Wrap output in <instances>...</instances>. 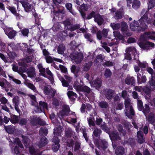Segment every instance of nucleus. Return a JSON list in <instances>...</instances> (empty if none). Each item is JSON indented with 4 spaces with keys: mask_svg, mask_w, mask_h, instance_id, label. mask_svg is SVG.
<instances>
[{
    "mask_svg": "<svg viewBox=\"0 0 155 155\" xmlns=\"http://www.w3.org/2000/svg\"><path fill=\"white\" fill-rule=\"evenodd\" d=\"M141 14L143 15L138 20V22L134 20L133 22L130 23V26L132 30L143 31L147 28V26L145 24V22L147 21V23H150L147 21L148 19L147 13L145 9H143L141 12Z\"/></svg>",
    "mask_w": 155,
    "mask_h": 155,
    "instance_id": "f257e3e1",
    "label": "nucleus"
},
{
    "mask_svg": "<svg viewBox=\"0 0 155 155\" xmlns=\"http://www.w3.org/2000/svg\"><path fill=\"white\" fill-rule=\"evenodd\" d=\"M37 66L40 72V75L45 77H47V75L45 74L46 72L47 74L49 75L48 79L51 81H52L53 80V74L48 68H47L45 69V68L43 67L41 64H39Z\"/></svg>",
    "mask_w": 155,
    "mask_h": 155,
    "instance_id": "f03ea898",
    "label": "nucleus"
},
{
    "mask_svg": "<svg viewBox=\"0 0 155 155\" xmlns=\"http://www.w3.org/2000/svg\"><path fill=\"white\" fill-rule=\"evenodd\" d=\"M37 66L40 72V75L45 77H47V75L45 74L46 72L47 74L49 75L48 79L51 81H52L53 80V74L48 68H47L45 69V68L43 67L41 64H39Z\"/></svg>",
    "mask_w": 155,
    "mask_h": 155,
    "instance_id": "7ed1b4c3",
    "label": "nucleus"
},
{
    "mask_svg": "<svg viewBox=\"0 0 155 155\" xmlns=\"http://www.w3.org/2000/svg\"><path fill=\"white\" fill-rule=\"evenodd\" d=\"M37 66L40 72V75L45 77H47V75L45 74L46 72L47 74L49 75L48 79L51 81H52L53 80V74L48 68H47L45 69V68L43 67L41 64H39Z\"/></svg>",
    "mask_w": 155,
    "mask_h": 155,
    "instance_id": "20e7f679",
    "label": "nucleus"
},
{
    "mask_svg": "<svg viewBox=\"0 0 155 155\" xmlns=\"http://www.w3.org/2000/svg\"><path fill=\"white\" fill-rule=\"evenodd\" d=\"M70 57L72 60L74 61L75 63L77 64L81 63L83 59V54L77 51H74L71 53Z\"/></svg>",
    "mask_w": 155,
    "mask_h": 155,
    "instance_id": "39448f33",
    "label": "nucleus"
},
{
    "mask_svg": "<svg viewBox=\"0 0 155 155\" xmlns=\"http://www.w3.org/2000/svg\"><path fill=\"white\" fill-rule=\"evenodd\" d=\"M74 87L78 91H82L88 94L91 91V89L89 87L86 86H82L81 84H79L78 82H75Z\"/></svg>",
    "mask_w": 155,
    "mask_h": 155,
    "instance_id": "423d86ee",
    "label": "nucleus"
},
{
    "mask_svg": "<svg viewBox=\"0 0 155 155\" xmlns=\"http://www.w3.org/2000/svg\"><path fill=\"white\" fill-rule=\"evenodd\" d=\"M137 107L138 110L140 111H142L145 116L150 111V107L147 104L144 105V107L143 106L142 101L140 100L137 101Z\"/></svg>",
    "mask_w": 155,
    "mask_h": 155,
    "instance_id": "0eeeda50",
    "label": "nucleus"
},
{
    "mask_svg": "<svg viewBox=\"0 0 155 155\" xmlns=\"http://www.w3.org/2000/svg\"><path fill=\"white\" fill-rule=\"evenodd\" d=\"M35 108V111L36 113H40L44 112L45 109H48V104L44 101H41L39 102V105L36 106Z\"/></svg>",
    "mask_w": 155,
    "mask_h": 155,
    "instance_id": "6e6552de",
    "label": "nucleus"
},
{
    "mask_svg": "<svg viewBox=\"0 0 155 155\" xmlns=\"http://www.w3.org/2000/svg\"><path fill=\"white\" fill-rule=\"evenodd\" d=\"M138 45L143 50H147V51L149 49V47L153 48L154 46L153 43L148 41L145 42L141 41L138 43Z\"/></svg>",
    "mask_w": 155,
    "mask_h": 155,
    "instance_id": "1a4fd4ad",
    "label": "nucleus"
},
{
    "mask_svg": "<svg viewBox=\"0 0 155 155\" xmlns=\"http://www.w3.org/2000/svg\"><path fill=\"white\" fill-rule=\"evenodd\" d=\"M148 38L155 40V32H146L144 34L141 36V40L146 41Z\"/></svg>",
    "mask_w": 155,
    "mask_h": 155,
    "instance_id": "9d476101",
    "label": "nucleus"
},
{
    "mask_svg": "<svg viewBox=\"0 0 155 155\" xmlns=\"http://www.w3.org/2000/svg\"><path fill=\"white\" fill-rule=\"evenodd\" d=\"M104 94L107 99L111 100L114 97L115 94V93L114 91L109 89L104 90Z\"/></svg>",
    "mask_w": 155,
    "mask_h": 155,
    "instance_id": "9b49d317",
    "label": "nucleus"
},
{
    "mask_svg": "<svg viewBox=\"0 0 155 155\" xmlns=\"http://www.w3.org/2000/svg\"><path fill=\"white\" fill-rule=\"evenodd\" d=\"M124 111L126 115L129 118H132L134 116L135 113L132 106L125 108Z\"/></svg>",
    "mask_w": 155,
    "mask_h": 155,
    "instance_id": "f8f14e48",
    "label": "nucleus"
},
{
    "mask_svg": "<svg viewBox=\"0 0 155 155\" xmlns=\"http://www.w3.org/2000/svg\"><path fill=\"white\" fill-rule=\"evenodd\" d=\"M110 138L112 141L121 140V137L117 131H113L109 134Z\"/></svg>",
    "mask_w": 155,
    "mask_h": 155,
    "instance_id": "ddd939ff",
    "label": "nucleus"
},
{
    "mask_svg": "<svg viewBox=\"0 0 155 155\" xmlns=\"http://www.w3.org/2000/svg\"><path fill=\"white\" fill-rule=\"evenodd\" d=\"M108 31V30L107 29H104L102 31H98L97 34V38L101 40L102 36L105 38H107Z\"/></svg>",
    "mask_w": 155,
    "mask_h": 155,
    "instance_id": "4468645a",
    "label": "nucleus"
},
{
    "mask_svg": "<svg viewBox=\"0 0 155 155\" xmlns=\"http://www.w3.org/2000/svg\"><path fill=\"white\" fill-rule=\"evenodd\" d=\"M5 34L10 39L13 38L16 35L17 32L12 28L6 29L4 30Z\"/></svg>",
    "mask_w": 155,
    "mask_h": 155,
    "instance_id": "2eb2a0df",
    "label": "nucleus"
},
{
    "mask_svg": "<svg viewBox=\"0 0 155 155\" xmlns=\"http://www.w3.org/2000/svg\"><path fill=\"white\" fill-rule=\"evenodd\" d=\"M12 101L15 110L19 114L20 110L18 106L19 104V99L18 97V96L15 97L13 99Z\"/></svg>",
    "mask_w": 155,
    "mask_h": 155,
    "instance_id": "dca6fc26",
    "label": "nucleus"
},
{
    "mask_svg": "<svg viewBox=\"0 0 155 155\" xmlns=\"http://www.w3.org/2000/svg\"><path fill=\"white\" fill-rule=\"evenodd\" d=\"M149 84V87L150 89H148L147 93L149 92L150 91H153L155 89V77L151 76V78L148 82Z\"/></svg>",
    "mask_w": 155,
    "mask_h": 155,
    "instance_id": "f3484780",
    "label": "nucleus"
},
{
    "mask_svg": "<svg viewBox=\"0 0 155 155\" xmlns=\"http://www.w3.org/2000/svg\"><path fill=\"white\" fill-rule=\"evenodd\" d=\"M70 111V109L68 106L67 105H64L63 107V109L60 111V114L61 117L68 115Z\"/></svg>",
    "mask_w": 155,
    "mask_h": 155,
    "instance_id": "a211bd4d",
    "label": "nucleus"
},
{
    "mask_svg": "<svg viewBox=\"0 0 155 155\" xmlns=\"http://www.w3.org/2000/svg\"><path fill=\"white\" fill-rule=\"evenodd\" d=\"M125 83L127 85H134L135 83V80L133 77L128 75L125 80Z\"/></svg>",
    "mask_w": 155,
    "mask_h": 155,
    "instance_id": "6ab92c4d",
    "label": "nucleus"
},
{
    "mask_svg": "<svg viewBox=\"0 0 155 155\" xmlns=\"http://www.w3.org/2000/svg\"><path fill=\"white\" fill-rule=\"evenodd\" d=\"M43 90L45 94L48 95H51L52 94L54 95L53 91L51 89V87L49 85H46L43 87Z\"/></svg>",
    "mask_w": 155,
    "mask_h": 155,
    "instance_id": "aec40b11",
    "label": "nucleus"
},
{
    "mask_svg": "<svg viewBox=\"0 0 155 155\" xmlns=\"http://www.w3.org/2000/svg\"><path fill=\"white\" fill-rule=\"evenodd\" d=\"M94 20L99 25H101L104 21L103 18L99 14H97L95 15L94 17Z\"/></svg>",
    "mask_w": 155,
    "mask_h": 155,
    "instance_id": "412c9836",
    "label": "nucleus"
},
{
    "mask_svg": "<svg viewBox=\"0 0 155 155\" xmlns=\"http://www.w3.org/2000/svg\"><path fill=\"white\" fill-rule=\"evenodd\" d=\"M101 81L99 78H97L92 82V86L98 89L101 86Z\"/></svg>",
    "mask_w": 155,
    "mask_h": 155,
    "instance_id": "4be33fe9",
    "label": "nucleus"
},
{
    "mask_svg": "<svg viewBox=\"0 0 155 155\" xmlns=\"http://www.w3.org/2000/svg\"><path fill=\"white\" fill-rule=\"evenodd\" d=\"M147 80L146 77L145 75L142 74L141 76V74L138 73L137 75V81L138 83L140 84L142 83H145Z\"/></svg>",
    "mask_w": 155,
    "mask_h": 155,
    "instance_id": "5701e85b",
    "label": "nucleus"
},
{
    "mask_svg": "<svg viewBox=\"0 0 155 155\" xmlns=\"http://www.w3.org/2000/svg\"><path fill=\"white\" fill-rule=\"evenodd\" d=\"M29 152L31 155H41V152L38 150H36L33 147H29Z\"/></svg>",
    "mask_w": 155,
    "mask_h": 155,
    "instance_id": "b1692460",
    "label": "nucleus"
},
{
    "mask_svg": "<svg viewBox=\"0 0 155 155\" xmlns=\"http://www.w3.org/2000/svg\"><path fill=\"white\" fill-rule=\"evenodd\" d=\"M27 73L28 76L30 78L34 77L35 75V69L33 67H31L27 69Z\"/></svg>",
    "mask_w": 155,
    "mask_h": 155,
    "instance_id": "393cba45",
    "label": "nucleus"
},
{
    "mask_svg": "<svg viewBox=\"0 0 155 155\" xmlns=\"http://www.w3.org/2000/svg\"><path fill=\"white\" fill-rule=\"evenodd\" d=\"M48 143V140L47 138L45 137H43L41 139L40 141L38 144V147L39 148H41L46 145Z\"/></svg>",
    "mask_w": 155,
    "mask_h": 155,
    "instance_id": "a878e982",
    "label": "nucleus"
},
{
    "mask_svg": "<svg viewBox=\"0 0 155 155\" xmlns=\"http://www.w3.org/2000/svg\"><path fill=\"white\" fill-rule=\"evenodd\" d=\"M21 4L26 12H28L31 11L32 6L31 4L26 2H23Z\"/></svg>",
    "mask_w": 155,
    "mask_h": 155,
    "instance_id": "bb28decb",
    "label": "nucleus"
},
{
    "mask_svg": "<svg viewBox=\"0 0 155 155\" xmlns=\"http://www.w3.org/2000/svg\"><path fill=\"white\" fill-rule=\"evenodd\" d=\"M143 132L139 130L137 132V137L138 141L140 143H142L144 141V138L143 137Z\"/></svg>",
    "mask_w": 155,
    "mask_h": 155,
    "instance_id": "cd10ccee",
    "label": "nucleus"
},
{
    "mask_svg": "<svg viewBox=\"0 0 155 155\" xmlns=\"http://www.w3.org/2000/svg\"><path fill=\"white\" fill-rule=\"evenodd\" d=\"M124 153V149L122 146H118L115 150V153L116 155H123Z\"/></svg>",
    "mask_w": 155,
    "mask_h": 155,
    "instance_id": "c85d7f7f",
    "label": "nucleus"
},
{
    "mask_svg": "<svg viewBox=\"0 0 155 155\" xmlns=\"http://www.w3.org/2000/svg\"><path fill=\"white\" fill-rule=\"evenodd\" d=\"M123 9L120 8L117 11L114 16V18L116 19H119L122 18L123 14Z\"/></svg>",
    "mask_w": 155,
    "mask_h": 155,
    "instance_id": "c756f323",
    "label": "nucleus"
},
{
    "mask_svg": "<svg viewBox=\"0 0 155 155\" xmlns=\"http://www.w3.org/2000/svg\"><path fill=\"white\" fill-rule=\"evenodd\" d=\"M68 96L70 99L73 101L75 100V98L77 97V94L71 91H69L67 93Z\"/></svg>",
    "mask_w": 155,
    "mask_h": 155,
    "instance_id": "7c9ffc66",
    "label": "nucleus"
},
{
    "mask_svg": "<svg viewBox=\"0 0 155 155\" xmlns=\"http://www.w3.org/2000/svg\"><path fill=\"white\" fill-rule=\"evenodd\" d=\"M94 119V118H93V119L91 117L87 118L89 126L92 129H93L94 128V127H96L95 124Z\"/></svg>",
    "mask_w": 155,
    "mask_h": 155,
    "instance_id": "2f4dec72",
    "label": "nucleus"
},
{
    "mask_svg": "<svg viewBox=\"0 0 155 155\" xmlns=\"http://www.w3.org/2000/svg\"><path fill=\"white\" fill-rule=\"evenodd\" d=\"M94 130L93 132L92 136L94 138V137H99L102 131L101 130L97 128L94 127Z\"/></svg>",
    "mask_w": 155,
    "mask_h": 155,
    "instance_id": "473e14b6",
    "label": "nucleus"
},
{
    "mask_svg": "<svg viewBox=\"0 0 155 155\" xmlns=\"http://www.w3.org/2000/svg\"><path fill=\"white\" fill-rule=\"evenodd\" d=\"M65 50V46L64 44H61L58 46L57 49L58 53L60 54H62L64 53Z\"/></svg>",
    "mask_w": 155,
    "mask_h": 155,
    "instance_id": "72a5a7b5",
    "label": "nucleus"
},
{
    "mask_svg": "<svg viewBox=\"0 0 155 155\" xmlns=\"http://www.w3.org/2000/svg\"><path fill=\"white\" fill-rule=\"evenodd\" d=\"M92 63H93L91 61H90L85 63L83 65V70L85 71H88L92 66Z\"/></svg>",
    "mask_w": 155,
    "mask_h": 155,
    "instance_id": "f704fd0d",
    "label": "nucleus"
},
{
    "mask_svg": "<svg viewBox=\"0 0 155 155\" xmlns=\"http://www.w3.org/2000/svg\"><path fill=\"white\" fill-rule=\"evenodd\" d=\"M136 49L134 47H129L127 48L126 51L127 53L132 54L134 56L136 53Z\"/></svg>",
    "mask_w": 155,
    "mask_h": 155,
    "instance_id": "c9c22d12",
    "label": "nucleus"
},
{
    "mask_svg": "<svg viewBox=\"0 0 155 155\" xmlns=\"http://www.w3.org/2000/svg\"><path fill=\"white\" fill-rule=\"evenodd\" d=\"M148 120L150 123H154L155 122V114L153 113H150L148 115Z\"/></svg>",
    "mask_w": 155,
    "mask_h": 155,
    "instance_id": "e433bc0d",
    "label": "nucleus"
},
{
    "mask_svg": "<svg viewBox=\"0 0 155 155\" xmlns=\"http://www.w3.org/2000/svg\"><path fill=\"white\" fill-rule=\"evenodd\" d=\"M108 145L107 142L104 140H101V144L100 146H98V148L100 149V147L103 149V150L107 149Z\"/></svg>",
    "mask_w": 155,
    "mask_h": 155,
    "instance_id": "4c0bfd02",
    "label": "nucleus"
},
{
    "mask_svg": "<svg viewBox=\"0 0 155 155\" xmlns=\"http://www.w3.org/2000/svg\"><path fill=\"white\" fill-rule=\"evenodd\" d=\"M48 133V130L47 128L41 127L39 130V134L40 136H46Z\"/></svg>",
    "mask_w": 155,
    "mask_h": 155,
    "instance_id": "58836bf2",
    "label": "nucleus"
},
{
    "mask_svg": "<svg viewBox=\"0 0 155 155\" xmlns=\"http://www.w3.org/2000/svg\"><path fill=\"white\" fill-rule=\"evenodd\" d=\"M10 121L13 124H16L18 122V117L15 115L11 116L10 118Z\"/></svg>",
    "mask_w": 155,
    "mask_h": 155,
    "instance_id": "ea45409f",
    "label": "nucleus"
},
{
    "mask_svg": "<svg viewBox=\"0 0 155 155\" xmlns=\"http://www.w3.org/2000/svg\"><path fill=\"white\" fill-rule=\"evenodd\" d=\"M140 3L139 1L138 0H134L132 6L134 8L137 9L140 7Z\"/></svg>",
    "mask_w": 155,
    "mask_h": 155,
    "instance_id": "a19ab883",
    "label": "nucleus"
},
{
    "mask_svg": "<svg viewBox=\"0 0 155 155\" xmlns=\"http://www.w3.org/2000/svg\"><path fill=\"white\" fill-rule=\"evenodd\" d=\"M73 132L71 128H68L66 130L65 135L66 137L69 138L73 135Z\"/></svg>",
    "mask_w": 155,
    "mask_h": 155,
    "instance_id": "79ce46f5",
    "label": "nucleus"
},
{
    "mask_svg": "<svg viewBox=\"0 0 155 155\" xmlns=\"http://www.w3.org/2000/svg\"><path fill=\"white\" fill-rule=\"evenodd\" d=\"M124 104L125 108L132 106V105H131V100L129 98L127 97L125 99Z\"/></svg>",
    "mask_w": 155,
    "mask_h": 155,
    "instance_id": "37998d69",
    "label": "nucleus"
},
{
    "mask_svg": "<svg viewBox=\"0 0 155 155\" xmlns=\"http://www.w3.org/2000/svg\"><path fill=\"white\" fill-rule=\"evenodd\" d=\"M25 84L29 88L32 90L34 92L37 93H38V91L37 90L36 88L33 84L29 82H26Z\"/></svg>",
    "mask_w": 155,
    "mask_h": 155,
    "instance_id": "c03bdc74",
    "label": "nucleus"
},
{
    "mask_svg": "<svg viewBox=\"0 0 155 155\" xmlns=\"http://www.w3.org/2000/svg\"><path fill=\"white\" fill-rule=\"evenodd\" d=\"M99 107L102 108H106L108 106V104L106 102L101 101L98 103Z\"/></svg>",
    "mask_w": 155,
    "mask_h": 155,
    "instance_id": "a18cd8bd",
    "label": "nucleus"
},
{
    "mask_svg": "<svg viewBox=\"0 0 155 155\" xmlns=\"http://www.w3.org/2000/svg\"><path fill=\"white\" fill-rule=\"evenodd\" d=\"M81 148V143L79 141H77L75 143V146L74 150L75 151L78 152Z\"/></svg>",
    "mask_w": 155,
    "mask_h": 155,
    "instance_id": "49530a36",
    "label": "nucleus"
},
{
    "mask_svg": "<svg viewBox=\"0 0 155 155\" xmlns=\"http://www.w3.org/2000/svg\"><path fill=\"white\" fill-rule=\"evenodd\" d=\"M30 123L31 125L34 126L37 125L38 124V117H34L31 119Z\"/></svg>",
    "mask_w": 155,
    "mask_h": 155,
    "instance_id": "de8ad7c7",
    "label": "nucleus"
},
{
    "mask_svg": "<svg viewBox=\"0 0 155 155\" xmlns=\"http://www.w3.org/2000/svg\"><path fill=\"white\" fill-rule=\"evenodd\" d=\"M100 127L102 130H104L106 132H108L109 130L108 126L104 122H103L102 124L100 125Z\"/></svg>",
    "mask_w": 155,
    "mask_h": 155,
    "instance_id": "09e8293b",
    "label": "nucleus"
},
{
    "mask_svg": "<svg viewBox=\"0 0 155 155\" xmlns=\"http://www.w3.org/2000/svg\"><path fill=\"white\" fill-rule=\"evenodd\" d=\"M80 69L79 67L76 68L74 65H72L71 68V72L74 74L78 73L80 70Z\"/></svg>",
    "mask_w": 155,
    "mask_h": 155,
    "instance_id": "8fccbe9b",
    "label": "nucleus"
},
{
    "mask_svg": "<svg viewBox=\"0 0 155 155\" xmlns=\"http://www.w3.org/2000/svg\"><path fill=\"white\" fill-rule=\"evenodd\" d=\"M13 141L14 144V145H18L19 147L21 148H23V146L21 143V142L19 138H16L14 139Z\"/></svg>",
    "mask_w": 155,
    "mask_h": 155,
    "instance_id": "3c124183",
    "label": "nucleus"
},
{
    "mask_svg": "<svg viewBox=\"0 0 155 155\" xmlns=\"http://www.w3.org/2000/svg\"><path fill=\"white\" fill-rule=\"evenodd\" d=\"M84 36L86 39H87V41H90V42H92L93 41L91 35L88 33H85Z\"/></svg>",
    "mask_w": 155,
    "mask_h": 155,
    "instance_id": "603ef678",
    "label": "nucleus"
},
{
    "mask_svg": "<svg viewBox=\"0 0 155 155\" xmlns=\"http://www.w3.org/2000/svg\"><path fill=\"white\" fill-rule=\"evenodd\" d=\"M65 7L69 12L72 14L74 15L75 12L72 10V5L70 3H67L65 5Z\"/></svg>",
    "mask_w": 155,
    "mask_h": 155,
    "instance_id": "864d4df0",
    "label": "nucleus"
},
{
    "mask_svg": "<svg viewBox=\"0 0 155 155\" xmlns=\"http://www.w3.org/2000/svg\"><path fill=\"white\" fill-rule=\"evenodd\" d=\"M110 26L112 27L113 30H118L119 29L121 25L120 23H111Z\"/></svg>",
    "mask_w": 155,
    "mask_h": 155,
    "instance_id": "5fc2aeb1",
    "label": "nucleus"
},
{
    "mask_svg": "<svg viewBox=\"0 0 155 155\" xmlns=\"http://www.w3.org/2000/svg\"><path fill=\"white\" fill-rule=\"evenodd\" d=\"M121 30L122 31H127L128 28V26L127 23L124 22H123L121 23Z\"/></svg>",
    "mask_w": 155,
    "mask_h": 155,
    "instance_id": "6e6d98bb",
    "label": "nucleus"
},
{
    "mask_svg": "<svg viewBox=\"0 0 155 155\" xmlns=\"http://www.w3.org/2000/svg\"><path fill=\"white\" fill-rule=\"evenodd\" d=\"M28 120L25 118H21L20 119L19 121V124L21 126L26 125L28 122Z\"/></svg>",
    "mask_w": 155,
    "mask_h": 155,
    "instance_id": "4d7b16f0",
    "label": "nucleus"
},
{
    "mask_svg": "<svg viewBox=\"0 0 155 155\" xmlns=\"http://www.w3.org/2000/svg\"><path fill=\"white\" fill-rule=\"evenodd\" d=\"M70 44L71 46V48L73 50H74L79 46V45L77 44L74 41H71Z\"/></svg>",
    "mask_w": 155,
    "mask_h": 155,
    "instance_id": "13d9d810",
    "label": "nucleus"
},
{
    "mask_svg": "<svg viewBox=\"0 0 155 155\" xmlns=\"http://www.w3.org/2000/svg\"><path fill=\"white\" fill-rule=\"evenodd\" d=\"M155 6V0H150L149 1L148 8L150 9Z\"/></svg>",
    "mask_w": 155,
    "mask_h": 155,
    "instance_id": "bf43d9fd",
    "label": "nucleus"
},
{
    "mask_svg": "<svg viewBox=\"0 0 155 155\" xmlns=\"http://www.w3.org/2000/svg\"><path fill=\"white\" fill-rule=\"evenodd\" d=\"M45 58L46 60L47 63H51L54 60V58H52L49 55L45 57Z\"/></svg>",
    "mask_w": 155,
    "mask_h": 155,
    "instance_id": "052dcab7",
    "label": "nucleus"
},
{
    "mask_svg": "<svg viewBox=\"0 0 155 155\" xmlns=\"http://www.w3.org/2000/svg\"><path fill=\"white\" fill-rule=\"evenodd\" d=\"M112 74V73L110 70L109 69H107L106 70L104 75L106 78H109L110 77Z\"/></svg>",
    "mask_w": 155,
    "mask_h": 155,
    "instance_id": "680f3d73",
    "label": "nucleus"
},
{
    "mask_svg": "<svg viewBox=\"0 0 155 155\" xmlns=\"http://www.w3.org/2000/svg\"><path fill=\"white\" fill-rule=\"evenodd\" d=\"M63 23L65 26V28H67L68 29L69 27L71 25V23L68 19L64 21Z\"/></svg>",
    "mask_w": 155,
    "mask_h": 155,
    "instance_id": "e2e57ef3",
    "label": "nucleus"
},
{
    "mask_svg": "<svg viewBox=\"0 0 155 155\" xmlns=\"http://www.w3.org/2000/svg\"><path fill=\"white\" fill-rule=\"evenodd\" d=\"M80 28V26L79 25H76L72 26L71 25L70 26L68 29L70 31H74L76 29L79 28Z\"/></svg>",
    "mask_w": 155,
    "mask_h": 155,
    "instance_id": "0e129e2a",
    "label": "nucleus"
},
{
    "mask_svg": "<svg viewBox=\"0 0 155 155\" xmlns=\"http://www.w3.org/2000/svg\"><path fill=\"white\" fill-rule=\"evenodd\" d=\"M7 53L8 57L14 60L15 57L16 56V54L15 52L9 51Z\"/></svg>",
    "mask_w": 155,
    "mask_h": 155,
    "instance_id": "69168bd1",
    "label": "nucleus"
},
{
    "mask_svg": "<svg viewBox=\"0 0 155 155\" xmlns=\"http://www.w3.org/2000/svg\"><path fill=\"white\" fill-rule=\"evenodd\" d=\"M103 120L99 117H96L95 121V124L98 126H100L103 123Z\"/></svg>",
    "mask_w": 155,
    "mask_h": 155,
    "instance_id": "338daca9",
    "label": "nucleus"
},
{
    "mask_svg": "<svg viewBox=\"0 0 155 155\" xmlns=\"http://www.w3.org/2000/svg\"><path fill=\"white\" fill-rule=\"evenodd\" d=\"M114 64V63L110 61H107L104 62L103 64V66L107 67L112 66Z\"/></svg>",
    "mask_w": 155,
    "mask_h": 155,
    "instance_id": "774afa93",
    "label": "nucleus"
}]
</instances>
